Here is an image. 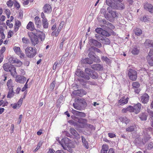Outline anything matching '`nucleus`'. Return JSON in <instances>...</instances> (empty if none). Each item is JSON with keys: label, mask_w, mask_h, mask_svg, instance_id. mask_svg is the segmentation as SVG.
I'll return each mask as SVG.
<instances>
[{"label": "nucleus", "mask_w": 153, "mask_h": 153, "mask_svg": "<svg viewBox=\"0 0 153 153\" xmlns=\"http://www.w3.org/2000/svg\"><path fill=\"white\" fill-rule=\"evenodd\" d=\"M56 140L64 149L66 150L71 153L72 152L73 150L71 148L74 147V143L73 141L67 137L62 139L61 141L59 140H58L57 139Z\"/></svg>", "instance_id": "nucleus-1"}, {"label": "nucleus", "mask_w": 153, "mask_h": 153, "mask_svg": "<svg viewBox=\"0 0 153 153\" xmlns=\"http://www.w3.org/2000/svg\"><path fill=\"white\" fill-rule=\"evenodd\" d=\"M36 50L35 48H33L31 47H27L25 49L26 56L30 58H33L36 54Z\"/></svg>", "instance_id": "nucleus-2"}, {"label": "nucleus", "mask_w": 153, "mask_h": 153, "mask_svg": "<svg viewBox=\"0 0 153 153\" xmlns=\"http://www.w3.org/2000/svg\"><path fill=\"white\" fill-rule=\"evenodd\" d=\"M128 75L130 79L133 81H134L137 78V72L134 69H129L128 70Z\"/></svg>", "instance_id": "nucleus-3"}, {"label": "nucleus", "mask_w": 153, "mask_h": 153, "mask_svg": "<svg viewBox=\"0 0 153 153\" xmlns=\"http://www.w3.org/2000/svg\"><path fill=\"white\" fill-rule=\"evenodd\" d=\"M112 8L114 9L123 10L125 8L124 3L120 1H115L114 4L112 6Z\"/></svg>", "instance_id": "nucleus-4"}, {"label": "nucleus", "mask_w": 153, "mask_h": 153, "mask_svg": "<svg viewBox=\"0 0 153 153\" xmlns=\"http://www.w3.org/2000/svg\"><path fill=\"white\" fill-rule=\"evenodd\" d=\"M88 51L89 52L88 54V56L92 60L96 62H99V58L96 55L95 53L93 51H89V48L88 50Z\"/></svg>", "instance_id": "nucleus-5"}, {"label": "nucleus", "mask_w": 153, "mask_h": 153, "mask_svg": "<svg viewBox=\"0 0 153 153\" xmlns=\"http://www.w3.org/2000/svg\"><path fill=\"white\" fill-rule=\"evenodd\" d=\"M112 8L110 7H108L107 8V10L108 12L109 15L110 16V17L109 19H107L110 20L111 18L114 19L117 16L118 14L116 13V11H113L112 10Z\"/></svg>", "instance_id": "nucleus-6"}, {"label": "nucleus", "mask_w": 153, "mask_h": 153, "mask_svg": "<svg viewBox=\"0 0 153 153\" xmlns=\"http://www.w3.org/2000/svg\"><path fill=\"white\" fill-rule=\"evenodd\" d=\"M75 74L79 77L83 78L85 79L88 80L90 79V77H89L88 76L85 75L84 73L80 69L77 70L75 72Z\"/></svg>", "instance_id": "nucleus-7"}, {"label": "nucleus", "mask_w": 153, "mask_h": 153, "mask_svg": "<svg viewBox=\"0 0 153 153\" xmlns=\"http://www.w3.org/2000/svg\"><path fill=\"white\" fill-rule=\"evenodd\" d=\"M141 107V104L138 103L133 107L131 106V112H134L135 114H138L140 111Z\"/></svg>", "instance_id": "nucleus-8"}, {"label": "nucleus", "mask_w": 153, "mask_h": 153, "mask_svg": "<svg viewBox=\"0 0 153 153\" xmlns=\"http://www.w3.org/2000/svg\"><path fill=\"white\" fill-rule=\"evenodd\" d=\"M15 76H16L15 81L17 82L23 83L26 81V78L24 76L16 75H15Z\"/></svg>", "instance_id": "nucleus-9"}, {"label": "nucleus", "mask_w": 153, "mask_h": 153, "mask_svg": "<svg viewBox=\"0 0 153 153\" xmlns=\"http://www.w3.org/2000/svg\"><path fill=\"white\" fill-rule=\"evenodd\" d=\"M75 101L78 103L79 105L83 106L85 108L86 106L87 103L84 99L79 98H76L75 99Z\"/></svg>", "instance_id": "nucleus-10"}, {"label": "nucleus", "mask_w": 153, "mask_h": 153, "mask_svg": "<svg viewBox=\"0 0 153 153\" xmlns=\"http://www.w3.org/2000/svg\"><path fill=\"white\" fill-rule=\"evenodd\" d=\"M140 86V84L137 82H134L132 83V88L134 89V92L137 94L139 93L140 91L139 88Z\"/></svg>", "instance_id": "nucleus-11"}, {"label": "nucleus", "mask_w": 153, "mask_h": 153, "mask_svg": "<svg viewBox=\"0 0 153 153\" xmlns=\"http://www.w3.org/2000/svg\"><path fill=\"white\" fill-rule=\"evenodd\" d=\"M71 112L74 115L81 117H85L86 116V114L85 113L77 111L73 109L71 111Z\"/></svg>", "instance_id": "nucleus-12"}, {"label": "nucleus", "mask_w": 153, "mask_h": 153, "mask_svg": "<svg viewBox=\"0 0 153 153\" xmlns=\"http://www.w3.org/2000/svg\"><path fill=\"white\" fill-rule=\"evenodd\" d=\"M29 36L30 38L31 42L33 45L35 46L36 44H38L39 42V41L37 38V36L36 35H29Z\"/></svg>", "instance_id": "nucleus-13"}, {"label": "nucleus", "mask_w": 153, "mask_h": 153, "mask_svg": "<svg viewBox=\"0 0 153 153\" xmlns=\"http://www.w3.org/2000/svg\"><path fill=\"white\" fill-rule=\"evenodd\" d=\"M75 118L78 120L77 122L78 123L82 124L81 127L82 128H83L84 126L87 125V120L86 119L76 117H75Z\"/></svg>", "instance_id": "nucleus-14"}, {"label": "nucleus", "mask_w": 153, "mask_h": 153, "mask_svg": "<svg viewBox=\"0 0 153 153\" xmlns=\"http://www.w3.org/2000/svg\"><path fill=\"white\" fill-rule=\"evenodd\" d=\"M140 99L142 103L146 104L149 101V97L147 94H144L141 97Z\"/></svg>", "instance_id": "nucleus-15"}, {"label": "nucleus", "mask_w": 153, "mask_h": 153, "mask_svg": "<svg viewBox=\"0 0 153 153\" xmlns=\"http://www.w3.org/2000/svg\"><path fill=\"white\" fill-rule=\"evenodd\" d=\"M9 66L10 67L9 68L8 71H10L11 75L14 77H15V75L17 74L16 68L13 65L10 64Z\"/></svg>", "instance_id": "nucleus-16"}, {"label": "nucleus", "mask_w": 153, "mask_h": 153, "mask_svg": "<svg viewBox=\"0 0 153 153\" xmlns=\"http://www.w3.org/2000/svg\"><path fill=\"white\" fill-rule=\"evenodd\" d=\"M91 68L95 70L102 71L103 70V66L100 64H95L91 65Z\"/></svg>", "instance_id": "nucleus-17"}, {"label": "nucleus", "mask_w": 153, "mask_h": 153, "mask_svg": "<svg viewBox=\"0 0 153 153\" xmlns=\"http://www.w3.org/2000/svg\"><path fill=\"white\" fill-rule=\"evenodd\" d=\"M144 8L149 12L151 13H153V6L151 4L146 3L144 4Z\"/></svg>", "instance_id": "nucleus-18"}, {"label": "nucleus", "mask_w": 153, "mask_h": 153, "mask_svg": "<svg viewBox=\"0 0 153 153\" xmlns=\"http://www.w3.org/2000/svg\"><path fill=\"white\" fill-rule=\"evenodd\" d=\"M90 41L93 45L97 48H100L102 47L101 43L96 40L91 39L90 40Z\"/></svg>", "instance_id": "nucleus-19"}, {"label": "nucleus", "mask_w": 153, "mask_h": 153, "mask_svg": "<svg viewBox=\"0 0 153 153\" xmlns=\"http://www.w3.org/2000/svg\"><path fill=\"white\" fill-rule=\"evenodd\" d=\"M128 99V97H123L119 100L118 103L120 105L125 104L127 103Z\"/></svg>", "instance_id": "nucleus-20"}, {"label": "nucleus", "mask_w": 153, "mask_h": 153, "mask_svg": "<svg viewBox=\"0 0 153 153\" xmlns=\"http://www.w3.org/2000/svg\"><path fill=\"white\" fill-rule=\"evenodd\" d=\"M107 10V9L106 10L104 8H102L101 9L100 12L102 14L105 18L109 19L110 17V16L109 15L108 13L107 12L108 11Z\"/></svg>", "instance_id": "nucleus-21"}, {"label": "nucleus", "mask_w": 153, "mask_h": 153, "mask_svg": "<svg viewBox=\"0 0 153 153\" xmlns=\"http://www.w3.org/2000/svg\"><path fill=\"white\" fill-rule=\"evenodd\" d=\"M139 117L142 121H146L147 119V114L145 113H142L139 115Z\"/></svg>", "instance_id": "nucleus-22"}, {"label": "nucleus", "mask_w": 153, "mask_h": 153, "mask_svg": "<svg viewBox=\"0 0 153 153\" xmlns=\"http://www.w3.org/2000/svg\"><path fill=\"white\" fill-rule=\"evenodd\" d=\"M44 12L48 13L51 11V6L49 4H45L43 7Z\"/></svg>", "instance_id": "nucleus-23"}, {"label": "nucleus", "mask_w": 153, "mask_h": 153, "mask_svg": "<svg viewBox=\"0 0 153 153\" xmlns=\"http://www.w3.org/2000/svg\"><path fill=\"white\" fill-rule=\"evenodd\" d=\"M153 41L149 39H146L144 43L145 45L147 48L152 47Z\"/></svg>", "instance_id": "nucleus-24"}, {"label": "nucleus", "mask_w": 153, "mask_h": 153, "mask_svg": "<svg viewBox=\"0 0 153 153\" xmlns=\"http://www.w3.org/2000/svg\"><path fill=\"white\" fill-rule=\"evenodd\" d=\"M70 131L71 133L74 136L76 137L77 138H79L80 136L78 134L77 131L73 128H71Z\"/></svg>", "instance_id": "nucleus-25"}, {"label": "nucleus", "mask_w": 153, "mask_h": 153, "mask_svg": "<svg viewBox=\"0 0 153 153\" xmlns=\"http://www.w3.org/2000/svg\"><path fill=\"white\" fill-rule=\"evenodd\" d=\"M73 106L75 109L79 111L84 109L85 108L83 106H81L78 104H76L75 103H73Z\"/></svg>", "instance_id": "nucleus-26"}, {"label": "nucleus", "mask_w": 153, "mask_h": 153, "mask_svg": "<svg viewBox=\"0 0 153 153\" xmlns=\"http://www.w3.org/2000/svg\"><path fill=\"white\" fill-rule=\"evenodd\" d=\"M27 28L30 30H33L35 29L33 23L30 22L27 26Z\"/></svg>", "instance_id": "nucleus-27"}, {"label": "nucleus", "mask_w": 153, "mask_h": 153, "mask_svg": "<svg viewBox=\"0 0 153 153\" xmlns=\"http://www.w3.org/2000/svg\"><path fill=\"white\" fill-rule=\"evenodd\" d=\"M119 119L121 122L125 123L126 124H127L130 121V120L126 117H120Z\"/></svg>", "instance_id": "nucleus-28"}, {"label": "nucleus", "mask_w": 153, "mask_h": 153, "mask_svg": "<svg viewBox=\"0 0 153 153\" xmlns=\"http://www.w3.org/2000/svg\"><path fill=\"white\" fill-rule=\"evenodd\" d=\"M9 89V91L7 95V97L10 98L13 97L15 93L13 92V88H10Z\"/></svg>", "instance_id": "nucleus-29"}, {"label": "nucleus", "mask_w": 153, "mask_h": 153, "mask_svg": "<svg viewBox=\"0 0 153 153\" xmlns=\"http://www.w3.org/2000/svg\"><path fill=\"white\" fill-rule=\"evenodd\" d=\"M115 1L114 0H106V3L109 7L112 8V6L114 5Z\"/></svg>", "instance_id": "nucleus-30"}, {"label": "nucleus", "mask_w": 153, "mask_h": 153, "mask_svg": "<svg viewBox=\"0 0 153 153\" xmlns=\"http://www.w3.org/2000/svg\"><path fill=\"white\" fill-rule=\"evenodd\" d=\"M37 36L39 37L41 41H43L45 37V34L42 32H39Z\"/></svg>", "instance_id": "nucleus-31"}, {"label": "nucleus", "mask_w": 153, "mask_h": 153, "mask_svg": "<svg viewBox=\"0 0 153 153\" xmlns=\"http://www.w3.org/2000/svg\"><path fill=\"white\" fill-rule=\"evenodd\" d=\"M108 149V146L106 144H103L102 146L101 151V153H107Z\"/></svg>", "instance_id": "nucleus-32"}, {"label": "nucleus", "mask_w": 153, "mask_h": 153, "mask_svg": "<svg viewBox=\"0 0 153 153\" xmlns=\"http://www.w3.org/2000/svg\"><path fill=\"white\" fill-rule=\"evenodd\" d=\"M147 62L151 66H153V57H150L147 56L146 57Z\"/></svg>", "instance_id": "nucleus-33"}, {"label": "nucleus", "mask_w": 153, "mask_h": 153, "mask_svg": "<svg viewBox=\"0 0 153 153\" xmlns=\"http://www.w3.org/2000/svg\"><path fill=\"white\" fill-rule=\"evenodd\" d=\"M35 21V23L37 25V26L38 27H39L40 25H39L41 24V21L40 20L38 16H36L34 18Z\"/></svg>", "instance_id": "nucleus-34"}, {"label": "nucleus", "mask_w": 153, "mask_h": 153, "mask_svg": "<svg viewBox=\"0 0 153 153\" xmlns=\"http://www.w3.org/2000/svg\"><path fill=\"white\" fill-rule=\"evenodd\" d=\"M42 23L44 28H48V23L46 19H42Z\"/></svg>", "instance_id": "nucleus-35"}, {"label": "nucleus", "mask_w": 153, "mask_h": 153, "mask_svg": "<svg viewBox=\"0 0 153 153\" xmlns=\"http://www.w3.org/2000/svg\"><path fill=\"white\" fill-rule=\"evenodd\" d=\"M82 139L84 146L86 149H88L89 147L88 144L86 141V139L84 137L82 136Z\"/></svg>", "instance_id": "nucleus-36"}, {"label": "nucleus", "mask_w": 153, "mask_h": 153, "mask_svg": "<svg viewBox=\"0 0 153 153\" xmlns=\"http://www.w3.org/2000/svg\"><path fill=\"white\" fill-rule=\"evenodd\" d=\"M101 42L105 44H109L110 43V41L107 38L103 37Z\"/></svg>", "instance_id": "nucleus-37"}, {"label": "nucleus", "mask_w": 153, "mask_h": 153, "mask_svg": "<svg viewBox=\"0 0 153 153\" xmlns=\"http://www.w3.org/2000/svg\"><path fill=\"white\" fill-rule=\"evenodd\" d=\"M93 60L89 58H87L83 60L84 64H92L93 63Z\"/></svg>", "instance_id": "nucleus-38"}, {"label": "nucleus", "mask_w": 153, "mask_h": 153, "mask_svg": "<svg viewBox=\"0 0 153 153\" xmlns=\"http://www.w3.org/2000/svg\"><path fill=\"white\" fill-rule=\"evenodd\" d=\"M93 71L89 68H87L85 69V72L87 74L86 75L88 76L89 77L91 75Z\"/></svg>", "instance_id": "nucleus-39"}, {"label": "nucleus", "mask_w": 153, "mask_h": 153, "mask_svg": "<svg viewBox=\"0 0 153 153\" xmlns=\"http://www.w3.org/2000/svg\"><path fill=\"white\" fill-rule=\"evenodd\" d=\"M134 32L135 35L137 36H140L142 33L141 30L138 28H136Z\"/></svg>", "instance_id": "nucleus-40"}, {"label": "nucleus", "mask_w": 153, "mask_h": 153, "mask_svg": "<svg viewBox=\"0 0 153 153\" xmlns=\"http://www.w3.org/2000/svg\"><path fill=\"white\" fill-rule=\"evenodd\" d=\"M89 50L90 51H96L99 53H101V51L99 49L94 46L91 47L89 48Z\"/></svg>", "instance_id": "nucleus-41"}, {"label": "nucleus", "mask_w": 153, "mask_h": 153, "mask_svg": "<svg viewBox=\"0 0 153 153\" xmlns=\"http://www.w3.org/2000/svg\"><path fill=\"white\" fill-rule=\"evenodd\" d=\"M135 127L136 126L135 125L132 126H130V127H129L128 128H126V131L128 132L133 131Z\"/></svg>", "instance_id": "nucleus-42"}, {"label": "nucleus", "mask_w": 153, "mask_h": 153, "mask_svg": "<svg viewBox=\"0 0 153 153\" xmlns=\"http://www.w3.org/2000/svg\"><path fill=\"white\" fill-rule=\"evenodd\" d=\"M132 53L134 55H137L139 53V49L136 47H134L131 51Z\"/></svg>", "instance_id": "nucleus-43"}, {"label": "nucleus", "mask_w": 153, "mask_h": 153, "mask_svg": "<svg viewBox=\"0 0 153 153\" xmlns=\"http://www.w3.org/2000/svg\"><path fill=\"white\" fill-rule=\"evenodd\" d=\"M13 50L17 54L19 55L21 53V51L19 47L15 46L13 48Z\"/></svg>", "instance_id": "nucleus-44"}, {"label": "nucleus", "mask_w": 153, "mask_h": 153, "mask_svg": "<svg viewBox=\"0 0 153 153\" xmlns=\"http://www.w3.org/2000/svg\"><path fill=\"white\" fill-rule=\"evenodd\" d=\"M131 106H129L126 108H123L122 110V112L123 113H126L127 111L131 112Z\"/></svg>", "instance_id": "nucleus-45"}, {"label": "nucleus", "mask_w": 153, "mask_h": 153, "mask_svg": "<svg viewBox=\"0 0 153 153\" xmlns=\"http://www.w3.org/2000/svg\"><path fill=\"white\" fill-rule=\"evenodd\" d=\"M77 91H79L80 93L82 95H85L87 94L86 92L85 91L83 90H77V91H74L73 92V94H75L76 93Z\"/></svg>", "instance_id": "nucleus-46"}, {"label": "nucleus", "mask_w": 153, "mask_h": 153, "mask_svg": "<svg viewBox=\"0 0 153 153\" xmlns=\"http://www.w3.org/2000/svg\"><path fill=\"white\" fill-rule=\"evenodd\" d=\"M101 59L103 61L109 64L110 62L111 61L110 59L107 57L103 56L102 57Z\"/></svg>", "instance_id": "nucleus-47"}, {"label": "nucleus", "mask_w": 153, "mask_h": 153, "mask_svg": "<svg viewBox=\"0 0 153 153\" xmlns=\"http://www.w3.org/2000/svg\"><path fill=\"white\" fill-rule=\"evenodd\" d=\"M32 31L33 32L30 33V34H28L29 35H30V36H31V35H36V36H37L39 32H41L39 30H37L36 29H34V30Z\"/></svg>", "instance_id": "nucleus-48"}, {"label": "nucleus", "mask_w": 153, "mask_h": 153, "mask_svg": "<svg viewBox=\"0 0 153 153\" xmlns=\"http://www.w3.org/2000/svg\"><path fill=\"white\" fill-rule=\"evenodd\" d=\"M90 76L93 79H96L98 77V76L97 75V74L95 71H93L92 72V73L91 75H90Z\"/></svg>", "instance_id": "nucleus-49"}, {"label": "nucleus", "mask_w": 153, "mask_h": 153, "mask_svg": "<svg viewBox=\"0 0 153 153\" xmlns=\"http://www.w3.org/2000/svg\"><path fill=\"white\" fill-rule=\"evenodd\" d=\"M12 81L11 79H9L8 80L7 85L8 88H13V87L12 86Z\"/></svg>", "instance_id": "nucleus-50"}, {"label": "nucleus", "mask_w": 153, "mask_h": 153, "mask_svg": "<svg viewBox=\"0 0 153 153\" xmlns=\"http://www.w3.org/2000/svg\"><path fill=\"white\" fill-rule=\"evenodd\" d=\"M10 64L7 63H5L4 64L3 67L5 71H8V70H9V68L10 67Z\"/></svg>", "instance_id": "nucleus-51"}, {"label": "nucleus", "mask_w": 153, "mask_h": 153, "mask_svg": "<svg viewBox=\"0 0 153 153\" xmlns=\"http://www.w3.org/2000/svg\"><path fill=\"white\" fill-rule=\"evenodd\" d=\"M101 34L105 36H109L110 35L108 32L103 29H102Z\"/></svg>", "instance_id": "nucleus-52"}, {"label": "nucleus", "mask_w": 153, "mask_h": 153, "mask_svg": "<svg viewBox=\"0 0 153 153\" xmlns=\"http://www.w3.org/2000/svg\"><path fill=\"white\" fill-rule=\"evenodd\" d=\"M95 37L97 40L100 42H101L103 38L102 36L98 34H96Z\"/></svg>", "instance_id": "nucleus-53"}, {"label": "nucleus", "mask_w": 153, "mask_h": 153, "mask_svg": "<svg viewBox=\"0 0 153 153\" xmlns=\"http://www.w3.org/2000/svg\"><path fill=\"white\" fill-rule=\"evenodd\" d=\"M102 22L105 25H107V27H112L111 26H112V25H111V23H110L108 22H106L105 20H103Z\"/></svg>", "instance_id": "nucleus-54"}, {"label": "nucleus", "mask_w": 153, "mask_h": 153, "mask_svg": "<svg viewBox=\"0 0 153 153\" xmlns=\"http://www.w3.org/2000/svg\"><path fill=\"white\" fill-rule=\"evenodd\" d=\"M23 101V98H21L18 101L17 103L16 104L17 105V107L19 108L21 106Z\"/></svg>", "instance_id": "nucleus-55"}, {"label": "nucleus", "mask_w": 153, "mask_h": 153, "mask_svg": "<svg viewBox=\"0 0 153 153\" xmlns=\"http://www.w3.org/2000/svg\"><path fill=\"white\" fill-rule=\"evenodd\" d=\"M102 29L101 28H97L95 29L96 32L98 34H101Z\"/></svg>", "instance_id": "nucleus-56"}, {"label": "nucleus", "mask_w": 153, "mask_h": 153, "mask_svg": "<svg viewBox=\"0 0 153 153\" xmlns=\"http://www.w3.org/2000/svg\"><path fill=\"white\" fill-rule=\"evenodd\" d=\"M22 147L21 146L18 147L17 150V153H23L24 151L23 150L21 151Z\"/></svg>", "instance_id": "nucleus-57"}, {"label": "nucleus", "mask_w": 153, "mask_h": 153, "mask_svg": "<svg viewBox=\"0 0 153 153\" xmlns=\"http://www.w3.org/2000/svg\"><path fill=\"white\" fill-rule=\"evenodd\" d=\"M55 81H53L51 84L50 86V89L51 90L53 89L55 86Z\"/></svg>", "instance_id": "nucleus-58"}, {"label": "nucleus", "mask_w": 153, "mask_h": 153, "mask_svg": "<svg viewBox=\"0 0 153 153\" xmlns=\"http://www.w3.org/2000/svg\"><path fill=\"white\" fill-rule=\"evenodd\" d=\"M16 59L13 58V57H11L9 59V62L10 63H14Z\"/></svg>", "instance_id": "nucleus-59"}, {"label": "nucleus", "mask_w": 153, "mask_h": 153, "mask_svg": "<svg viewBox=\"0 0 153 153\" xmlns=\"http://www.w3.org/2000/svg\"><path fill=\"white\" fill-rule=\"evenodd\" d=\"M7 4L8 6L10 7H12L13 5L12 1L11 0H9L7 1Z\"/></svg>", "instance_id": "nucleus-60"}, {"label": "nucleus", "mask_w": 153, "mask_h": 153, "mask_svg": "<svg viewBox=\"0 0 153 153\" xmlns=\"http://www.w3.org/2000/svg\"><path fill=\"white\" fill-rule=\"evenodd\" d=\"M42 144V143L39 142L38 144V146L34 150V152H36L37 151L41 146Z\"/></svg>", "instance_id": "nucleus-61"}, {"label": "nucleus", "mask_w": 153, "mask_h": 153, "mask_svg": "<svg viewBox=\"0 0 153 153\" xmlns=\"http://www.w3.org/2000/svg\"><path fill=\"white\" fill-rule=\"evenodd\" d=\"M22 41L23 43L27 44L29 42V40L27 38L24 37L22 39Z\"/></svg>", "instance_id": "nucleus-62"}, {"label": "nucleus", "mask_w": 153, "mask_h": 153, "mask_svg": "<svg viewBox=\"0 0 153 153\" xmlns=\"http://www.w3.org/2000/svg\"><path fill=\"white\" fill-rule=\"evenodd\" d=\"M153 147V143L152 142H150L148 145V149H151Z\"/></svg>", "instance_id": "nucleus-63"}, {"label": "nucleus", "mask_w": 153, "mask_h": 153, "mask_svg": "<svg viewBox=\"0 0 153 153\" xmlns=\"http://www.w3.org/2000/svg\"><path fill=\"white\" fill-rule=\"evenodd\" d=\"M148 56L150 57H153V49H151Z\"/></svg>", "instance_id": "nucleus-64"}]
</instances>
